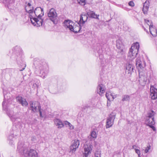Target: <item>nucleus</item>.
<instances>
[{"label":"nucleus","mask_w":157,"mask_h":157,"mask_svg":"<svg viewBox=\"0 0 157 157\" xmlns=\"http://www.w3.org/2000/svg\"><path fill=\"white\" fill-rule=\"evenodd\" d=\"M105 85L100 82H98L97 87V92L101 96H102L105 93Z\"/></svg>","instance_id":"9"},{"label":"nucleus","mask_w":157,"mask_h":157,"mask_svg":"<svg viewBox=\"0 0 157 157\" xmlns=\"http://www.w3.org/2000/svg\"><path fill=\"white\" fill-rule=\"evenodd\" d=\"M17 151L21 153H23L27 157H37V153L36 151L32 149L28 150L27 147H26L24 145L22 146L21 145L18 144L17 148Z\"/></svg>","instance_id":"2"},{"label":"nucleus","mask_w":157,"mask_h":157,"mask_svg":"<svg viewBox=\"0 0 157 157\" xmlns=\"http://www.w3.org/2000/svg\"><path fill=\"white\" fill-rule=\"evenodd\" d=\"M54 122L56 126H58V128H61L64 126V124L59 119H55L54 120Z\"/></svg>","instance_id":"25"},{"label":"nucleus","mask_w":157,"mask_h":157,"mask_svg":"<svg viewBox=\"0 0 157 157\" xmlns=\"http://www.w3.org/2000/svg\"><path fill=\"white\" fill-rule=\"evenodd\" d=\"M27 6H29V7H30L31 6V4L29 3H28V4H27Z\"/></svg>","instance_id":"45"},{"label":"nucleus","mask_w":157,"mask_h":157,"mask_svg":"<svg viewBox=\"0 0 157 157\" xmlns=\"http://www.w3.org/2000/svg\"><path fill=\"white\" fill-rule=\"evenodd\" d=\"M130 96L128 95H124L122 96V101H129L130 100Z\"/></svg>","instance_id":"32"},{"label":"nucleus","mask_w":157,"mask_h":157,"mask_svg":"<svg viewBox=\"0 0 157 157\" xmlns=\"http://www.w3.org/2000/svg\"><path fill=\"white\" fill-rule=\"evenodd\" d=\"M148 125V126L150 127L154 131H156V129L152 125Z\"/></svg>","instance_id":"41"},{"label":"nucleus","mask_w":157,"mask_h":157,"mask_svg":"<svg viewBox=\"0 0 157 157\" xmlns=\"http://www.w3.org/2000/svg\"><path fill=\"white\" fill-rule=\"evenodd\" d=\"M84 152L83 157H88L89 155L90 154L92 150V146L86 144L84 145Z\"/></svg>","instance_id":"8"},{"label":"nucleus","mask_w":157,"mask_h":157,"mask_svg":"<svg viewBox=\"0 0 157 157\" xmlns=\"http://www.w3.org/2000/svg\"><path fill=\"white\" fill-rule=\"evenodd\" d=\"M150 96L152 99L155 100L157 98V89L153 86H151Z\"/></svg>","instance_id":"12"},{"label":"nucleus","mask_w":157,"mask_h":157,"mask_svg":"<svg viewBox=\"0 0 157 157\" xmlns=\"http://www.w3.org/2000/svg\"><path fill=\"white\" fill-rule=\"evenodd\" d=\"M136 65L139 71L140 70H142L145 66L146 64L144 62L141 61L140 57H138L136 59Z\"/></svg>","instance_id":"11"},{"label":"nucleus","mask_w":157,"mask_h":157,"mask_svg":"<svg viewBox=\"0 0 157 157\" xmlns=\"http://www.w3.org/2000/svg\"><path fill=\"white\" fill-rule=\"evenodd\" d=\"M149 6V2L148 1H146L144 3L142 11L144 14H147L148 11Z\"/></svg>","instance_id":"20"},{"label":"nucleus","mask_w":157,"mask_h":157,"mask_svg":"<svg viewBox=\"0 0 157 157\" xmlns=\"http://www.w3.org/2000/svg\"><path fill=\"white\" fill-rule=\"evenodd\" d=\"M115 115L113 113H111L109 116L106 122V128H109L111 127L113 124L115 119Z\"/></svg>","instance_id":"6"},{"label":"nucleus","mask_w":157,"mask_h":157,"mask_svg":"<svg viewBox=\"0 0 157 157\" xmlns=\"http://www.w3.org/2000/svg\"><path fill=\"white\" fill-rule=\"evenodd\" d=\"M87 15L89 17L94 18H98L99 15H98L93 11H90L87 13Z\"/></svg>","instance_id":"28"},{"label":"nucleus","mask_w":157,"mask_h":157,"mask_svg":"<svg viewBox=\"0 0 157 157\" xmlns=\"http://www.w3.org/2000/svg\"><path fill=\"white\" fill-rule=\"evenodd\" d=\"M81 25V24H83L85 23V21L83 19V15H81L80 17V19L79 22L78 23Z\"/></svg>","instance_id":"33"},{"label":"nucleus","mask_w":157,"mask_h":157,"mask_svg":"<svg viewBox=\"0 0 157 157\" xmlns=\"http://www.w3.org/2000/svg\"><path fill=\"white\" fill-rule=\"evenodd\" d=\"M95 157H101V152L100 151L96 152L95 154Z\"/></svg>","instance_id":"37"},{"label":"nucleus","mask_w":157,"mask_h":157,"mask_svg":"<svg viewBox=\"0 0 157 157\" xmlns=\"http://www.w3.org/2000/svg\"><path fill=\"white\" fill-rule=\"evenodd\" d=\"M133 67L132 64H128L126 66V72L128 73V74H130L133 72Z\"/></svg>","instance_id":"26"},{"label":"nucleus","mask_w":157,"mask_h":157,"mask_svg":"<svg viewBox=\"0 0 157 157\" xmlns=\"http://www.w3.org/2000/svg\"><path fill=\"white\" fill-rule=\"evenodd\" d=\"M81 29V25L79 23H77V25L75 24L74 26H72L70 30L75 33H78L80 32Z\"/></svg>","instance_id":"18"},{"label":"nucleus","mask_w":157,"mask_h":157,"mask_svg":"<svg viewBox=\"0 0 157 157\" xmlns=\"http://www.w3.org/2000/svg\"><path fill=\"white\" fill-rule=\"evenodd\" d=\"M64 24L65 27L68 28L70 30L73 25H75L72 21L69 20H65L64 22Z\"/></svg>","instance_id":"21"},{"label":"nucleus","mask_w":157,"mask_h":157,"mask_svg":"<svg viewBox=\"0 0 157 157\" xmlns=\"http://www.w3.org/2000/svg\"><path fill=\"white\" fill-rule=\"evenodd\" d=\"M155 114L156 113L153 110H151L148 113L146 122L148 125H154L155 124V122L154 120V116Z\"/></svg>","instance_id":"5"},{"label":"nucleus","mask_w":157,"mask_h":157,"mask_svg":"<svg viewBox=\"0 0 157 157\" xmlns=\"http://www.w3.org/2000/svg\"><path fill=\"white\" fill-rule=\"evenodd\" d=\"M21 57V56L20 55H19V56H17V57L16 58V59L18 64L21 66H22V65H24L22 69L20 70V71H22L25 69L26 67V65L25 64V63L24 62L23 59H22V57Z\"/></svg>","instance_id":"15"},{"label":"nucleus","mask_w":157,"mask_h":157,"mask_svg":"<svg viewBox=\"0 0 157 157\" xmlns=\"http://www.w3.org/2000/svg\"><path fill=\"white\" fill-rule=\"evenodd\" d=\"M34 13L37 17H42L44 15L43 9L40 7H37L35 10Z\"/></svg>","instance_id":"14"},{"label":"nucleus","mask_w":157,"mask_h":157,"mask_svg":"<svg viewBox=\"0 0 157 157\" xmlns=\"http://www.w3.org/2000/svg\"><path fill=\"white\" fill-rule=\"evenodd\" d=\"M116 46L117 48H118L120 49L121 50V52H123V49H121V48L122 46V44L121 40H117L116 41Z\"/></svg>","instance_id":"30"},{"label":"nucleus","mask_w":157,"mask_h":157,"mask_svg":"<svg viewBox=\"0 0 157 157\" xmlns=\"http://www.w3.org/2000/svg\"><path fill=\"white\" fill-rule=\"evenodd\" d=\"M128 4L129 6H131V7H133L135 6L134 3L133 1H130L128 2Z\"/></svg>","instance_id":"39"},{"label":"nucleus","mask_w":157,"mask_h":157,"mask_svg":"<svg viewBox=\"0 0 157 157\" xmlns=\"http://www.w3.org/2000/svg\"><path fill=\"white\" fill-rule=\"evenodd\" d=\"M64 124L65 125H69V124H70V123L66 121L65 122Z\"/></svg>","instance_id":"43"},{"label":"nucleus","mask_w":157,"mask_h":157,"mask_svg":"<svg viewBox=\"0 0 157 157\" xmlns=\"http://www.w3.org/2000/svg\"><path fill=\"white\" fill-rule=\"evenodd\" d=\"M144 21L146 24L148 25L149 28L150 27V24H151V23H152L151 21L146 19H144Z\"/></svg>","instance_id":"35"},{"label":"nucleus","mask_w":157,"mask_h":157,"mask_svg":"<svg viewBox=\"0 0 157 157\" xmlns=\"http://www.w3.org/2000/svg\"><path fill=\"white\" fill-rule=\"evenodd\" d=\"M149 31L150 33L154 36H157V31L156 29L153 25L152 23H151L150 25Z\"/></svg>","instance_id":"19"},{"label":"nucleus","mask_w":157,"mask_h":157,"mask_svg":"<svg viewBox=\"0 0 157 157\" xmlns=\"http://www.w3.org/2000/svg\"><path fill=\"white\" fill-rule=\"evenodd\" d=\"M137 147V146L136 145H133L132 146V148L134 149L135 150V149Z\"/></svg>","instance_id":"44"},{"label":"nucleus","mask_w":157,"mask_h":157,"mask_svg":"<svg viewBox=\"0 0 157 157\" xmlns=\"http://www.w3.org/2000/svg\"><path fill=\"white\" fill-rule=\"evenodd\" d=\"M151 148V146L150 145H149L148 146H147L145 150V152L146 153H147V152H149V150H150Z\"/></svg>","instance_id":"38"},{"label":"nucleus","mask_w":157,"mask_h":157,"mask_svg":"<svg viewBox=\"0 0 157 157\" xmlns=\"http://www.w3.org/2000/svg\"><path fill=\"white\" fill-rule=\"evenodd\" d=\"M68 126L69 127L70 129H73L74 128V126L72 125L71 124V123L69 124V125Z\"/></svg>","instance_id":"42"},{"label":"nucleus","mask_w":157,"mask_h":157,"mask_svg":"<svg viewBox=\"0 0 157 157\" xmlns=\"http://www.w3.org/2000/svg\"><path fill=\"white\" fill-rule=\"evenodd\" d=\"M48 16L50 17V19L53 21L54 19L57 16V13L55 10L53 8L51 9L48 13Z\"/></svg>","instance_id":"13"},{"label":"nucleus","mask_w":157,"mask_h":157,"mask_svg":"<svg viewBox=\"0 0 157 157\" xmlns=\"http://www.w3.org/2000/svg\"><path fill=\"white\" fill-rule=\"evenodd\" d=\"M97 136V134H96V132L94 131H93L91 132L90 135L88 136V139L90 141H92L96 138Z\"/></svg>","instance_id":"27"},{"label":"nucleus","mask_w":157,"mask_h":157,"mask_svg":"<svg viewBox=\"0 0 157 157\" xmlns=\"http://www.w3.org/2000/svg\"><path fill=\"white\" fill-rule=\"evenodd\" d=\"M83 15V19L84 21H85V22L88 19V17L87 16V15L85 14H82Z\"/></svg>","instance_id":"40"},{"label":"nucleus","mask_w":157,"mask_h":157,"mask_svg":"<svg viewBox=\"0 0 157 157\" xmlns=\"http://www.w3.org/2000/svg\"><path fill=\"white\" fill-rule=\"evenodd\" d=\"M140 47L139 44L136 42L133 44L129 52L128 56L132 59H134L137 55Z\"/></svg>","instance_id":"4"},{"label":"nucleus","mask_w":157,"mask_h":157,"mask_svg":"<svg viewBox=\"0 0 157 157\" xmlns=\"http://www.w3.org/2000/svg\"><path fill=\"white\" fill-rule=\"evenodd\" d=\"M105 96L108 100H110V98L111 97H112V100H113L114 98V96L112 95L111 94H109V93H106L105 94Z\"/></svg>","instance_id":"34"},{"label":"nucleus","mask_w":157,"mask_h":157,"mask_svg":"<svg viewBox=\"0 0 157 157\" xmlns=\"http://www.w3.org/2000/svg\"><path fill=\"white\" fill-rule=\"evenodd\" d=\"M28 9L25 7V10L29 14V17L30 18L31 23L34 25H36L37 27H39L42 26L43 22V20L41 18V17H33V16H32L31 14H33V7H32V9H31L29 10H27Z\"/></svg>","instance_id":"3"},{"label":"nucleus","mask_w":157,"mask_h":157,"mask_svg":"<svg viewBox=\"0 0 157 157\" xmlns=\"http://www.w3.org/2000/svg\"><path fill=\"white\" fill-rule=\"evenodd\" d=\"M13 134H12L9 135L8 137V140L10 144L12 145L13 144Z\"/></svg>","instance_id":"31"},{"label":"nucleus","mask_w":157,"mask_h":157,"mask_svg":"<svg viewBox=\"0 0 157 157\" xmlns=\"http://www.w3.org/2000/svg\"><path fill=\"white\" fill-rule=\"evenodd\" d=\"M9 102H10V100H6L5 99L3 101L2 103V106L3 109L5 111H8V109L10 104Z\"/></svg>","instance_id":"23"},{"label":"nucleus","mask_w":157,"mask_h":157,"mask_svg":"<svg viewBox=\"0 0 157 157\" xmlns=\"http://www.w3.org/2000/svg\"><path fill=\"white\" fill-rule=\"evenodd\" d=\"M13 0H6V6L9 9H11L13 8Z\"/></svg>","instance_id":"24"},{"label":"nucleus","mask_w":157,"mask_h":157,"mask_svg":"<svg viewBox=\"0 0 157 157\" xmlns=\"http://www.w3.org/2000/svg\"><path fill=\"white\" fill-rule=\"evenodd\" d=\"M33 64L35 68L40 70L41 76L45 78L48 72V65L43 60L36 58L34 59Z\"/></svg>","instance_id":"1"},{"label":"nucleus","mask_w":157,"mask_h":157,"mask_svg":"<svg viewBox=\"0 0 157 157\" xmlns=\"http://www.w3.org/2000/svg\"><path fill=\"white\" fill-rule=\"evenodd\" d=\"M7 113L10 118L11 120L13 122H15L18 119L17 117L14 114L13 112V111H11L10 112H8Z\"/></svg>","instance_id":"22"},{"label":"nucleus","mask_w":157,"mask_h":157,"mask_svg":"<svg viewBox=\"0 0 157 157\" xmlns=\"http://www.w3.org/2000/svg\"><path fill=\"white\" fill-rule=\"evenodd\" d=\"M79 145V141L78 140L75 139L73 141L72 144L70 147V152H74Z\"/></svg>","instance_id":"10"},{"label":"nucleus","mask_w":157,"mask_h":157,"mask_svg":"<svg viewBox=\"0 0 157 157\" xmlns=\"http://www.w3.org/2000/svg\"><path fill=\"white\" fill-rule=\"evenodd\" d=\"M16 99L17 101L23 106H26L28 105V103L26 99L23 98L21 97L18 96L16 97Z\"/></svg>","instance_id":"17"},{"label":"nucleus","mask_w":157,"mask_h":157,"mask_svg":"<svg viewBox=\"0 0 157 157\" xmlns=\"http://www.w3.org/2000/svg\"><path fill=\"white\" fill-rule=\"evenodd\" d=\"M30 107L29 109L31 110L32 112L34 113L37 111V107L39 109V106H40L39 103L35 101H31L29 103Z\"/></svg>","instance_id":"7"},{"label":"nucleus","mask_w":157,"mask_h":157,"mask_svg":"<svg viewBox=\"0 0 157 157\" xmlns=\"http://www.w3.org/2000/svg\"><path fill=\"white\" fill-rule=\"evenodd\" d=\"M4 98L5 99L6 98H5V93H4Z\"/></svg>","instance_id":"46"},{"label":"nucleus","mask_w":157,"mask_h":157,"mask_svg":"<svg viewBox=\"0 0 157 157\" xmlns=\"http://www.w3.org/2000/svg\"><path fill=\"white\" fill-rule=\"evenodd\" d=\"M139 81L140 83L142 84H146L147 80V76L142 75L141 72H139Z\"/></svg>","instance_id":"16"},{"label":"nucleus","mask_w":157,"mask_h":157,"mask_svg":"<svg viewBox=\"0 0 157 157\" xmlns=\"http://www.w3.org/2000/svg\"><path fill=\"white\" fill-rule=\"evenodd\" d=\"M40 106H39V111L40 117H44L46 115V113L44 110L42 109Z\"/></svg>","instance_id":"29"},{"label":"nucleus","mask_w":157,"mask_h":157,"mask_svg":"<svg viewBox=\"0 0 157 157\" xmlns=\"http://www.w3.org/2000/svg\"><path fill=\"white\" fill-rule=\"evenodd\" d=\"M135 151L136 153H137L138 156V157H141L140 156V151L139 149L136 148L135 149Z\"/></svg>","instance_id":"36"}]
</instances>
